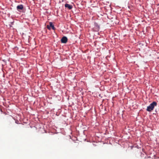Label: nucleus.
<instances>
[{
    "label": "nucleus",
    "mask_w": 159,
    "mask_h": 159,
    "mask_svg": "<svg viewBox=\"0 0 159 159\" xmlns=\"http://www.w3.org/2000/svg\"><path fill=\"white\" fill-rule=\"evenodd\" d=\"M157 104L156 102H153L148 107H147L146 111H151L153 110L155 106H157Z\"/></svg>",
    "instance_id": "1"
},
{
    "label": "nucleus",
    "mask_w": 159,
    "mask_h": 159,
    "mask_svg": "<svg viewBox=\"0 0 159 159\" xmlns=\"http://www.w3.org/2000/svg\"><path fill=\"white\" fill-rule=\"evenodd\" d=\"M61 42L62 43H65L67 41V38L66 37L64 36L61 39Z\"/></svg>",
    "instance_id": "2"
},
{
    "label": "nucleus",
    "mask_w": 159,
    "mask_h": 159,
    "mask_svg": "<svg viewBox=\"0 0 159 159\" xmlns=\"http://www.w3.org/2000/svg\"><path fill=\"white\" fill-rule=\"evenodd\" d=\"M25 11V9L24 8L23 6L22 5H20V12L22 11L24 13Z\"/></svg>",
    "instance_id": "3"
},
{
    "label": "nucleus",
    "mask_w": 159,
    "mask_h": 159,
    "mask_svg": "<svg viewBox=\"0 0 159 159\" xmlns=\"http://www.w3.org/2000/svg\"><path fill=\"white\" fill-rule=\"evenodd\" d=\"M65 7H66L70 9H71L72 8V6L68 4H65Z\"/></svg>",
    "instance_id": "4"
},
{
    "label": "nucleus",
    "mask_w": 159,
    "mask_h": 159,
    "mask_svg": "<svg viewBox=\"0 0 159 159\" xmlns=\"http://www.w3.org/2000/svg\"><path fill=\"white\" fill-rule=\"evenodd\" d=\"M49 25H50V28L51 27L52 28L53 30H55V29L54 26V25L53 24V23L52 22H50L49 23Z\"/></svg>",
    "instance_id": "5"
},
{
    "label": "nucleus",
    "mask_w": 159,
    "mask_h": 159,
    "mask_svg": "<svg viewBox=\"0 0 159 159\" xmlns=\"http://www.w3.org/2000/svg\"><path fill=\"white\" fill-rule=\"evenodd\" d=\"M47 27L48 28V29L50 30L51 29V28L50 27V25H47Z\"/></svg>",
    "instance_id": "6"
},
{
    "label": "nucleus",
    "mask_w": 159,
    "mask_h": 159,
    "mask_svg": "<svg viewBox=\"0 0 159 159\" xmlns=\"http://www.w3.org/2000/svg\"><path fill=\"white\" fill-rule=\"evenodd\" d=\"M17 9L19 10L20 9V5H18L17 7Z\"/></svg>",
    "instance_id": "7"
},
{
    "label": "nucleus",
    "mask_w": 159,
    "mask_h": 159,
    "mask_svg": "<svg viewBox=\"0 0 159 159\" xmlns=\"http://www.w3.org/2000/svg\"><path fill=\"white\" fill-rule=\"evenodd\" d=\"M18 121H16V123H17V124H18Z\"/></svg>",
    "instance_id": "8"
}]
</instances>
